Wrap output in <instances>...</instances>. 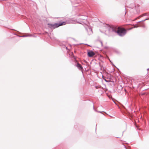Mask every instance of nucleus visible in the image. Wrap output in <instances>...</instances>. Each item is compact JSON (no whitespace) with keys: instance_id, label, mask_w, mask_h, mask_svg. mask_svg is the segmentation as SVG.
<instances>
[{"instance_id":"obj_1","label":"nucleus","mask_w":149,"mask_h":149,"mask_svg":"<svg viewBox=\"0 0 149 149\" xmlns=\"http://www.w3.org/2000/svg\"><path fill=\"white\" fill-rule=\"evenodd\" d=\"M106 25H107V26L109 31L117 33L120 36H124L126 33V30L123 28L115 26L110 27L107 24Z\"/></svg>"},{"instance_id":"obj_4","label":"nucleus","mask_w":149,"mask_h":149,"mask_svg":"<svg viewBox=\"0 0 149 149\" xmlns=\"http://www.w3.org/2000/svg\"><path fill=\"white\" fill-rule=\"evenodd\" d=\"M86 29L88 32L89 34H91L93 33L92 30L91 28L88 26V28H86Z\"/></svg>"},{"instance_id":"obj_11","label":"nucleus","mask_w":149,"mask_h":149,"mask_svg":"<svg viewBox=\"0 0 149 149\" xmlns=\"http://www.w3.org/2000/svg\"><path fill=\"white\" fill-rule=\"evenodd\" d=\"M31 36V35L29 36ZM22 36V37H26V36Z\"/></svg>"},{"instance_id":"obj_5","label":"nucleus","mask_w":149,"mask_h":149,"mask_svg":"<svg viewBox=\"0 0 149 149\" xmlns=\"http://www.w3.org/2000/svg\"><path fill=\"white\" fill-rule=\"evenodd\" d=\"M75 66H77L80 70H82L83 69L82 66L79 63H77V65H75Z\"/></svg>"},{"instance_id":"obj_7","label":"nucleus","mask_w":149,"mask_h":149,"mask_svg":"<svg viewBox=\"0 0 149 149\" xmlns=\"http://www.w3.org/2000/svg\"><path fill=\"white\" fill-rule=\"evenodd\" d=\"M138 26L145 27V26L144 24L143 23H142V24H139V26ZM138 27V26H134V27Z\"/></svg>"},{"instance_id":"obj_14","label":"nucleus","mask_w":149,"mask_h":149,"mask_svg":"<svg viewBox=\"0 0 149 149\" xmlns=\"http://www.w3.org/2000/svg\"><path fill=\"white\" fill-rule=\"evenodd\" d=\"M74 6V7H76V6Z\"/></svg>"},{"instance_id":"obj_12","label":"nucleus","mask_w":149,"mask_h":149,"mask_svg":"<svg viewBox=\"0 0 149 149\" xmlns=\"http://www.w3.org/2000/svg\"><path fill=\"white\" fill-rule=\"evenodd\" d=\"M100 43H101V44L102 46V45H103V43H102V42H101V41H100Z\"/></svg>"},{"instance_id":"obj_2","label":"nucleus","mask_w":149,"mask_h":149,"mask_svg":"<svg viewBox=\"0 0 149 149\" xmlns=\"http://www.w3.org/2000/svg\"><path fill=\"white\" fill-rule=\"evenodd\" d=\"M65 24L64 22H60L59 23H56L54 24L49 23L48 24V27L51 29H54L57 28L60 26Z\"/></svg>"},{"instance_id":"obj_10","label":"nucleus","mask_w":149,"mask_h":149,"mask_svg":"<svg viewBox=\"0 0 149 149\" xmlns=\"http://www.w3.org/2000/svg\"><path fill=\"white\" fill-rule=\"evenodd\" d=\"M148 19H145V20H142V21H139V22H144V21L147 20Z\"/></svg>"},{"instance_id":"obj_15","label":"nucleus","mask_w":149,"mask_h":149,"mask_svg":"<svg viewBox=\"0 0 149 149\" xmlns=\"http://www.w3.org/2000/svg\"><path fill=\"white\" fill-rule=\"evenodd\" d=\"M149 69H148L147 70H148Z\"/></svg>"},{"instance_id":"obj_8","label":"nucleus","mask_w":149,"mask_h":149,"mask_svg":"<svg viewBox=\"0 0 149 149\" xmlns=\"http://www.w3.org/2000/svg\"><path fill=\"white\" fill-rule=\"evenodd\" d=\"M80 2V0H77V2H72V4H75V3H78L79 2Z\"/></svg>"},{"instance_id":"obj_3","label":"nucleus","mask_w":149,"mask_h":149,"mask_svg":"<svg viewBox=\"0 0 149 149\" xmlns=\"http://www.w3.org/2000/svg\"><path fill=\"white\" fill-rule=\"evenodd\" d=\"M95 55V53L92 51H90L88 52V55L89 57H91Z\"/></svg>"},{"instance_id":"obj_9","label":"nucleus","mask_w":149,"mask_h":149,"mask_svg":"<svg viewBox=\"0 0 149 149\" xmlns=\"http://www.w3.org/2000/svg\"><path fill=\"white\" fill-rule=\"evenodd\" d=\"M84 23H85L84 24L86 26H87V24H88V22H87V21L86 22H84Z\"/></svg>"},{"instance_id":"obj_6","label":"nucleus","mask_w":149,"mask_h":149,"mask_svg":"<svg viewBox=\"0 0 149 149\" xmlns=\"http://www.w3.org/2000/svg\"><path fill=\"white\" fill-rule=\"evenodd\" d=\"M87 17L86 16H82L80 18V19L84 21V22H86V19H87Z\"/></svg>"},{"instance_id":"obj_13","label":"nucleus","mask_w":149,"mask_h":149,"mask_svg":"<svg viewBox=\"0 0 149 149\" xmlns=\"http://www.w3.org/2000/svg\"><path fill=\"white\" fill-rule=\"evenodd\" d=\"M97 112H100V113H102V112L99 111H97Z\"/></svg>"}]
</instances>
